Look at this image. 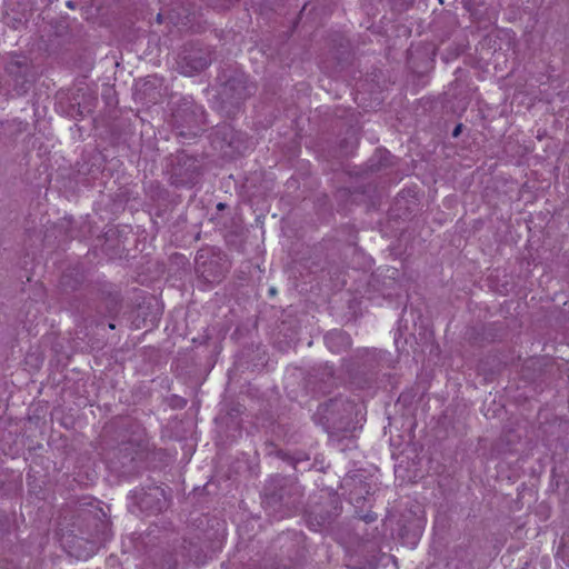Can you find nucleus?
I'll use <instances>...</instances> for the list:
<instances>
[{
  "instance_id": "1",
  "label": "nucleus",
  "mask_w": 569,
  "mask_h": 569,
  "mask_svg": "<svg viewBox=\"0 0 569 569\" xmlns=\"http://www.w3.org/2000/svg\"><path fill=\"white\" fill-rule=\"evenodd\" d=\"M325 342L326 346L332 351V352H339L340 348L338 345H341L343 347H347L349 341L348 337L342 332L338 330H333L328 332L325 336Z\"/></svg>"
},
{
  "instance_id": "2",
  "label": "nucleus",
  "mask_w": 569,
  "mask_h": 569,
  "mask_svg": "<svg viewBox=\"0 0 569 569\" xmlns=\"http://www.w3.org/2000/svg\"><path fill=\"white\" fill-rule=\"evenodd\" d=\"M206 66H207V61L206 60H201V61L198 62V66L194 67L193 69H194V71H198V70L203 69Z\"/></svg>"
},
{
  "instance_id": "3",
  "label": "nucleus",
  "mask_w": 569,
  "mask_h": 569,
  "mask_svg": "<svg viewBox=\"0 0 569 569\" xmlns=\"http://www.w3.org/2000/svg\"><path fill=\"white\" fill-rule=\"evenodd\" d=\"M461 131V124H458L453 130V137H457Z\"/></svg>"
},
{
  "instance_id": "4",
  "label": "nucleus",
  "mask_w": 569,
  "mask_h": 569,
  "mask_svg": "<svg viewBox=\"0 0 569 569\" xmlns=\"http://www.w3.org/2000/svg\"><path fill=\"white\" fill-rule=\"evenodd\" d=\"M276 292H277V291H276V289H274V288H270V289H269V293H270L271 296L276 295Z\"/></svg>"
},
{
  "instance_id": "5",
  "label": "nucleus",
  "mask_w": 569,
  "mask_h": 569,
  "mask_svg": "<svg viewBox=\"0 0 569 569\" xmlns=\"http://www.w3.org/2000/svg\"><path fill=\"white\" fill-rule=\"evenodd\" d=\"M379 152H380V153H383L386 158L390 156V153H389L387 150L379 151Z\"/></svg>"
},
{
  "instance_id": "6",
  "label": "nucleus",
  "mask_w": 569,
  "mask_h": 569,
  "mask_svg": "<svg viewBox=\"0 0 569 569\" xmlns=\"http://www.w3.org/2000/svg\"><path fill=\"white\" fill-rule=\"evenodd\" d=\"M157 20H158L159 22L161 21V14H160V13L158 14Z\"/></svg>"
}]
</instances>
